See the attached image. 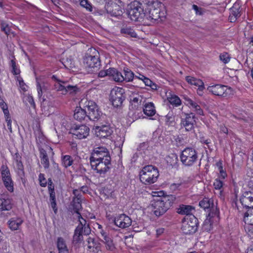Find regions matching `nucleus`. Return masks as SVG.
<instances>
[{
	"instance_id": "nucleus-52",
	"label": "nucleus",
	"mask_w": 253,
	"mask_h": 253,
	"mask_svg": "<svg viewBox=\"0 0 253 253\" xmlns=\"http://www.w3.org/2000/svg\"><path fill=\"white\" fill-rule=\"evenodd\" d=\"M221 165L222 164L221 163H217L216 164V165L218 167V170L219 171L220 178L222 179H224L227 176V174L226 172L224 170Z\"/></svg>"
},
{
	"instance_id": "nucleus-39",
	"label": "nucleus",
	"mask_w": 253,
	"mask_h": 253,
	"mask_svg": "<svg viewBox=\"0 0 253 253\" xmlns=\"http://www.w3.org/2000/svg\"><path fill=\"white\" fill-rule=\"evenodd\" d=\"M121 33L126 35H128L132 38H136L137 37L136 33L133 29L129 26H125L122 27L121 30Z\"/></svg>"
},
{
	"instance_id": "nucleus-16",
	"label": "nucleus",
	"mask_w": 253,
	"mask_h": 253,
	"mask_svg": "<svg viewBox=\"0 0 253 253\" xmlns=\"http://www.w3.org/2000/svg\"><path fill=\"white\" fill-rule=\"evenodd\" d=\"M184 118H181V124L186 131H191L194 129L196 125L195 116L194 113H183Z\"/></svg>"
},
{
	"instance_id": "nucleus-49",
	"label": "nucleus",
	"mask_w": 253,
	"mask_h": 253,
	"mask_svg": "<svg viewBox=\"0 0 253 253\" xmlns=\"http://www.w3.org/2000/svg\"><path fill=\"white\" fill-rule=\"evenodd\" d=\"M80 4L89 11H92V6L87 0H81Z\"/></svg>"
},
{
	"instance_id": "nucleus-7",
	"label": "nucleus",
	"mask_w": 253,
	"mask_h": 253,
	"mask_svg": "<svg viewBox=\"0 0 253 253\" xmlns=\"http://www.w3.org/2000/svg\"><path fill=\"white\" fill-rule=\"evenodd\" d=\"M127 15L131 21L140 22L142 20L145 14L144 12L142 3L135 1L131 3L129 9L127 11Z\"/></svg>"
},
{
	"instance_id": "nucleus-48",
	"label": "nucleus",
	"mask_w": 253,
	"mask_h": 253,
	"mask_svg": "<svg viewBox=\"0 0 253 253\" xmlns=\"http://www.w3.org/2000/svg\"><path fill=\"white\" fill-rule=\"evenodd\" d=\"M10 65L12 67V73L15 75H19L20 73V70L16 67V62L14 59L11 60Z\"/></svg>"
},
{
	"instance_id": "nucleus-8",
	"label": "nucleus",
	"mask_w": 253,
	"mask_h": 253,
	"mask_svg": "<svg viewBox=\"0 0 253 253\" xmlns=\"http://www.w3.org/2000/svg\"><path fill=\"white\" fill-rule=\"evenodd\" d=\"M198 219L193 215L185 217L182 221L181 230L185 234L195 233L198 228Z\"/></svg>"
},
{
	"instance_id": "nucleus-11",
	"label": "nucleus",
	"mask_w": 253,
	"mask_h": 253,
	"mask_svg": "<svg viewBox=\"0 0 253 253\" xmlns=\"http://www.w3.org/2000/svg\"><path fill=\"white\" fill-rule=\"evenodd\" d=\"M110 98L114 107L118 108L121 106L126 98L124 89L118 87L114 88L111 91Z\"/></svg>"
},
{
	"instance_id": "nucleus-55",
	"label": "nucleus",
	"mask_w": 253,
	"mask_h": 253,
	"mask_svg": "<svg viewBox=\"0 0 253 253\" xmlns=\"http://www.w3.org/2000/svg\"><path fill=\"white\" fill-rule=\"evenodd\" d=\"M39 180L40 181V185L42 187H45L47 184L46 180L44 176V174L40 173L39 175Z\"/></svg>"
},
{
	"instance_id": "nucleus-5",
	"label": "nucleus",
	"mask_w": 253,
	"mask_h": 253,
	"mask_svg": "<svg viewBox=\"0 0 253 253\" xmlns=\"http://www.w3.org/2000/svg\"><path fill=\"white\" fill-rule=\"evenodd\" d=\"M84 106L87 110V118L93 121H101L105 117L96 103L93 101H86Z\"/></svg>"
},
{
	"instance_id": "nucleus-2",
	"label": "nucleus",
	"mask_w": 253,
	"mask_h": 253,
	"mask_svg": "<svg viewBox=\"0 0 253 253\" xmlns=\"http://www.w3.org/2000/svg\"><path fill=\"white\" fill-rule=\"evenodd\" d=\"M159 176L158 169L152 166L144 167L139 172L140 181L145 185H150L157 181Z\"/></svg>"
},
{
	"instance_id": "nucleus-1",
	"label": "nucleus",
	"mask_w": 253,
	"mask_h": 253,
	"mask_svg": "<svg viewBox=\"0 0 253 253\" xmlns=\"http://www.w3.org/2000/svg\"><path fill=\"white\" fill-rule=\"evenodd\" d=\"M175 200V197L173 195L159 197L154 199L151 204L154 214L157 216L164 214L172 206Z\"/></svg>"
},
{
	"instance_id": "nucleus-33",
	"label": "nucleus",
	"mask_w": 253,
	"mask_h": 253,
	"mask_svg": "<svg viewBox=\"0 0 253 253\" xmlns=\"http://www.w3.org/2000/svg\"><path fill=\"white\" fill-rule=\"evenodd\" d=\"M40 154L41 163L43 165L44 168L45 169L49 168V162L46 151L42 148L40 149Z\"/></svg>"
},
{
	"instance_id": "nucleus-64",
	"label": "nucleus",
	"mask_w": 253,
	"mask_h": 253,
	"mask_svg": "<svg viewBox=\"0 0 253 253\" xmlns=\"http://www.w3.org/2000/svg\"><path fill=\"white\" fill-rule=\"evenodd\" d=\"M148 147V143L147 142H143V143H140L138 148H137V150L138 151H141V150H144L145 149H146Z\"/></svg>"
},
{
	"instance_id": "nucleus-3",
	"label": "nucleus",
	"mask_w": 253,
	"mask_h": 253,
	"mask_svg": "<svg viewBox=\"0 0 253 253\" xmlns=\"http://www.w3.org/2000/svg\"><path fill=\"white\" fill-rule=\"evenodd\" d=\"M84 64L86 68L90 69V72H97L101 66L99 52L94 48H90V53L85 54Z\"/></svg>"
},
{
	"instance_id": "nucleus-4",
	"label": "nucleus",
	"mask_w": 253,
	"mask_h": 253,
	"mask_svg": "<svg viewBox=\"0 0 253 253\" xmlns=\"http://www.w3.org/2000/svg\"><path fill=\"white\" fill-rule=\"evenodd\" d=\"M180 159L183 165L186 167H190L198 161V153L193 148L186 147L182 151Z\"/></svg>"
},
{
	"instance_id": "nucleus-59",
	"label": "nucleus",
	"mask_w": 253,
	"mask_h": 253,
	"mask_svg": "<svg viewBox=\"0 0 253 253\" xmlns=\"http://www.w3.org/2000/svg\"><path fill=\"white\" fill-rule=\"evenodd\" d=\"M1 30L4 32V33L8 35L10 33V29L8 25L5 23H2L1 25Z\"/></svg>"
},
{
	"instance_id": "nucleus-44",
	"label": "nucleus",
	"mask_w": 253,
	"mask_h": 253,
	"mask_svg": "<svg viewBox=\"0 0 253 253\" xmlns=\"http://www.w3.org/2000/svg\"><path fill=\"white\" fill-rule=\"evenodd\" d=\"M67 83L62 82L61 83H57L54 84V88L58 91H61L62 94H66V87Z\"/></svg>"
},
{
	"instance_id": "nucleus-40",
	"label": "nucleus",
	"mask_w": 253,
	"mask_h": 253,
	"mask_svg": "<svg viewBox=\"0 0 253 253\" xmlns=\"http://www.w3.org/2000/svg\"><path fill=\"white\" fill-rule=\"evenodd\" d=\"M185 79L189 84L192 85H194L196 86L204 85V83L201 80L198 79L191 76L186 77Z\"/></svg>"
},
{
	"instance_id": "nucleus-57",
	"label": "nucleus",
	"mask_w": 253,
	"mask_h": 253,
	"mask_svg": "<svg viewBox=\"0 0 253 253\" xmlns=\"http://www.w3.org/2000/svg\"><path fill=\"white\" fill-rule=\"evenodd\" d=\"M246 232L248 234L249 236L253 238V225H248L245 227Z\"/></svg>"
},
{
	"instance_id": "nucleus-18",
	"label": "nucleus",
	"mask_w": 253,
	"mask_h": 253,
	"mask_svg": "<svg viewBox=\"0 0 253 253\" xmlns=\"http://www.w3.org/2000/svg\"><path fill=\"white\" fill-rule=\"evenodd\" d=\"M115 225L122 229L126 228L131 225V219L125 214H120L113 220Z\"/></svg>"
},
{
	"instance_id": "nucleus-51",
	"label": "nucleus",
	"mask_w": 253,
	"mask_h": 253,
	"mask_svg": "<svg viewBox=\"0 0 253 253\" xmlns=\"http://www.w3.org/2000/svg\"><path fill=\"white\" fill-rule=\"evenodd\" d=\"M52 169L53 173L56 175H60L61 174V171L58 164L55 162L52 163Z\"/></svg>"
},
{
	"instance_id": "nucleus-50",
	"label": "nucleus",
	"mask_w": 253,
	"mask_h": 253,
	"mask_svg": "<svg viewBox=\"0 0 253 253\" xmlns=\"http://www.w3.org/2000/svg\"><path fill=\"white\" fill-rule=\"evenodd\" d=\"M103 242L105 244L106 248L108 250L113 251L115 249L113 242L110 237L107 239L106 240L103 241Z\"/></svg>"
},
{
	"instance_id": "nucleus-62",
	"label": "nucleus",
	"mask_w": 253,
	"mask_h": 253,
	"mask_svg": "<svg viewBox=\"0 0 253 253\" xmlns=\"http://www.w3.org/2000/svg\"><path fill=\"white\" fill-rule=\"evenodd\" d=\"M110 71V68L107 70H102L99 72L98 73V77H104L106 76H109V72Z\"/></svg>"
},
{
	"instance_id": "nucleus-63",
	"label": "nucleus",
	"mask_w": 253,
	"mask_h": 253,
	"mask_svg": "<svg viewBox=\"0 0 253 253\" xmlns=\"http://www.w3.org/2000/svg\"><path fill=\"white\" fill-rule=\"evenodd\" d=\"M181 185V183H172L170 185V189L171 190L175 191L179 189V187Z\"/></svg>"
},
{
	"instance_id": "nucleus-28",
	"label": "nucleus",
	"mask_w": 253,
	"mask_h": 253,
	"mask_svg": "<svg viewBox=\"0 0 253 253\" xmlns=\"http://www.w3.org/2000/svg\"><path fill=\"white\" fill-rule=\"evenodd\" d=\"M3 196H0V211H9L12 209V205L11 200L9 198H3Z\"/></svg>"
},
{
	"instance_id": "nucleus-13",
	"label": "nucleus",
	"mask_w": 253,
	"mask_h": 253,
	"mask_svg": "<svg viewBox=\"0 0 253 253\" xmlns=\"http://www.w3.org/2000/svg\"><path fill=\"white\" fill-rule=\"evenodd\" d=\"M109 159L111 160L109 150L104 146H99L94 148L89 160H100Z\"/></svg>"
},
{
	"instance_id": "nucleus-14",
	"label": "nucleus",
	"mask_w": 253,
	"mask_h": 253,
	"mask_svg": "<svg viewBox=\"0 0 253 253\" xmlns=\"http://www.w3.org/2000/svg\"><path fill=\"white\" fill-rule=\"evenodd\" d=\"M89 128L84 125L73 126L70 130L75 138L82 139L86 138L89 132Z\"/></svg>"
},
{
	"instance_id": "nucleus-46",
	"label": "nucleus",
	"mask_w": 253,
	"mask_h": 253,
	"mask_svg": "<svg viewBox=\"0 0 253 253\" xmlns=\"http://www.w3.org/2000/svg\"><path fill=\"white\" fill-rule=\"evenodd\" d=\"M0 107L2 110L4 115L7 116L9 114L7 105L1 97H0Z\"/></svg>"
},
{
	"instance_id": "nucleus-61",
	"label": "nucleus",
	"mask_w": 253,
	"mask_h": 253,
	"mask_svg": "<svg viewBox=\"0 0 253 253\" xmlns=\"http://www.w3.org/2000/svg\"><path fill=\"white\" fill-rule=\"evenodd\" d=\"M73 194L74 195L73 198H78L79 200H82V195L81 194V191L79 189H74L73 191Z\"/></svg>"
},
{
	"instance_id": "nucleus-21",
	"label": "nucleus",
	"mask_w": 253,
	"mask_h": 253,
	"mask_svg": "<svg viewBox=\"0 0 253 253\" xmlns=\"http://www.w3.org/2000/svg\"><path fill=\"white\" fill-rule=\"evenodd\" d=\"M208 90L215 95L226 97L228 94V93L226 92L227 86L224 85L215 84L209 86Z\"/></svg>"
},
{
	"instance_id": "nucleus-32",
	"label": "nucleus",
	"mask_w": 253,
	"mask_h": 253,
	"mask_svg": "<svg viewBox=\"0 0 253 253\" xmlns=\"http://www.w3.org/2000/svg\"><path fill=\"white\" fill-rule=\"evenodd\" d=\"M241 213L244 215L243 220L245 223L253 225V209L248 210Z\"/></svg>"
},
{
	"instance_id": "nucleus-15",
	"label": "nucleus",
	"mask_w": 253,
	"mask_h": 253,
	"mask_svg": "<svg viewBox=\"0 0 253 253\" xmlns=\"http://www.w3.org/2000/svg\"><path fill=\"white\" fill-rule=\"evenodd\" d=\"M199 206L205 211L209 212V216H215L218 215V211L214 209L213 200L208 198H204L199 202Z\"/></svg>"
},
{
	"instance_id": "nucleus-58",
	"label": "nucleus",
	"mask_w": 253,
	"mask_h": 253,
	"mask_svg": "<svg viewBox=\"0 0 253 253\" xmlns=\"http://www.w3.org/2000/svg\"><path fill=\"white\" fill-rule=\"evenodd\" d=\"M219 58L225 64L228 63L230 60L229 55L226 53L220 54Z\"/></svg>"
},
{
	"instance_id": "nucleus-29",
	"label": "nucleus",
	"mask_w": 253,
	"mask_h": 253,
	"mask_svg": "<svg viewBox=\"0 0 253 253\" xmlns=\"http://www.w3.org/2000/svg\"><path fill=\"white\" fill-rule=\"evenodd\" d=\"M23 220L20 217H12L8 222L9 227L12 230H18Z\"/></svg>"
},
{
	"instance_id": "nucleus-17",
	"label": "nucleus",
	"mask_w": 253,
	"mask_h": 253,
	"mask_svg": "<svg viewBox=\"0 0 253 253\" xmlns=\"http://www.w3.org/2000/svg\"><path fill=\"white\" fill-rule=\"evenodd\" d=\"M95 126V134L100 138H107L110 136L113 132V128L108 125H103Z\"/></svg>"
},
{
	"instance_id": "nucleus-24",
	"label": "nucleus",
	"mask_w": 253,
	"mask_h": 253,
	"mask_svg": "<svg viewBox=\"0 0 253 253\" xmlns=\"http://www.w3.org/2000/svg\"><path fill=\"white\" fill-rule=\"evenodd\" d=\"M74 118L76 120L80 122L87 118L86 109L82 108L81 106L77 107L74 111Z\"/></svg>"
},
{
	"instance_id": "nucleus-20",
	"label": "nucleus",
	"mask_w": 253,
	"mask_h": 253,
	"mask_svg": "<svg viewBox=\"0 0 253 253\" xmlns=\"http://www.w3.org/2000/svg\"><path fill=\"white\" fill-rule=\"evenodd\" d=\"M105 8L107 13L111 16L119 17L123 13L121 7L116 3H108L105 5Z\"/></svg>"
},
{
	"instance_id": "nucleus-34",
	"label": "nucleus",
	"mask_w": 253,
	"mask_h": 253,
	"mask_svg": "<svg viewBox=\"0 0 253 253\" xmlns=\"http://www.w3.org/2000/svg\"><path fill=\"white\" fill-rule=\"evenodd\" d=\"M144 113L148 116H153L156 114L154 104L152 102L146 103L143 108Z\"/></svg>"
},
{
	"instance_id": "nucleus-36",
	"label": "nucleus",
	"mask_w": 253,
	"mask_h": 253,
	"mask_svg": "<svg viewBox=\"0 0 253 253\" xmlns=\"http://www.w3.org/2000/svg\"><path fill=\"white\" fill-rule=\"evenodd\" d=\"M166 160L168 165L172 167L177 165L178 161L177 155L173 153L167 156Z\"/></svg>"
},
{
	"instance_id": "nucleus-25",
	"label": "nucleus",
	"mask_w": 253,
	"mask_h": 253,
	"mask_svg": "<svg viewBox=\"0 0 253 253\" xmlns=\"http://www.w3.org/2000/svg\"><path fill=\"white\" fill-rule=\"evenodd\" d=\"M161 10L159 8H155L152 6L149 8V14L146 15L147 19L154 22L158 20L161 17Z\"/></svg>"
},
{
	"instance_id": "nucleus-9",
	"label": "nucleus",
	"mask_w": 253,
	"mask_h": 253,
	"mask_svg": "<svg viewBox=\"0 0 253 253\" xmlns=\"http://www.w3.org/2000/svg\"><path fill=\"white\" fill-rule=\"evenodd\" d=\"M239 206L235 203V206L239 212H244L248 210L253 209V191H246L244 192L240 198Z\"/></svg>"
},
{
	"instance_id": "nucleus-41",
	"label": "nucleus",
	"mask_w": 253,
	"mask_h": 253,
	"mask_svg": "<svg viewBox=\"0 0 253 253\" xmlns=\"http://www.w3.org/2000/svg\"><path fill=\"white\" fill-rule=\"evenodd\" d=\"M168 100L170 104L177 107L181 105V101L179 97L175 95H170L169 97H168Z\"/></svg>"
},
{
	"instance_id": "nucleus-23",
	"label": "nucleus",
	"mask_w": 253,
	"mask_h": 253,
	"mask_svg": "<svg viewBox=\"0 0 253 253\" xmlns=\"http://www.w3.org/2000/svg\"><path fill=\"white\" fill-rule=\"evenodd\" d=\"M143 97L139 94H133L130 96V105L129 109L130 110H138L140 107L141 102L143 101Z\"/></svg>"
},
{
	"instance_id": "nucleus-38",
	"label": "nucleus",
	"mask_w": 253,
	"mask_h": 253,
	"mask_svg": "<svg viewBox=\"0 0 253 253\" xmlns=\"http://www.w3.org/2000/svg\"><path fill=\"white\" fill-rule=\"evenodd\" d=\"M73 159L70 155H64L61 157L62 165L65 168L71 166L73 163Z\"/></svg>"
},
{
	"instance_id": "nucleus-53",
	"label": "nucleus",
	"mask_w": 253,
	"mask_h": 253,
	"mask_svg": "<svg viewBox=\"0 0 253 253\" xmlns=\"http://www.w3.org/2000/svg\"><path fill=\"white\" fill-rule=\"evenodd\" d=\"M57 246L58 249L67 247L65 242L63 238H58L57 242Z\"/></svg>"
},
{
	"instance_id": "nucleus-37",
	"label": "nucleus",
	"mask_w": 253,
	"mask_h": 253,
	"mask_svg": "<svg viewBox=\"0 0 253 253\" xmlns=\"http://www.w3.org/2000/svg\"><path fill=\"white\" fill-rule=\"evenodd\" d=\"M213 216H207V218L205 220L202 226V230L203 231L210 232L212 229V221L211 218Z\"/></svg>"
},
{
	"instance_id": "nucleus-10",
	"label": "nucleus",
	"mask_w": 253,
	"mask_h": 253,
	"mask_svg": "<svg viewBox=\"0 0 253 253\" xmlns=\"http://www.w3.org/2000/svg\"><path fill=\"white\" fill-rule=\"evenodd\" d=\"M111 160L106 159L100 160L90 161L91 168L101 176H104L106 173L108 171L111 166Z\"/></svg>"
},
{
	"instance_id": "nucleus-60",
	"label": "nucleus",
	"mask_w": 253,
	"mask_h": 253,
	"mask_svg": "<svg viewBox=\"0 0 253 253\" xmlns=\"http://www.w3.org/2000/svg\"><path fill=\"white\" fill-rule=\"evenodd\" d=\"M193 9L195 11L196 14L201 15L203 14V8L198 7L197 5L193 4L192 5Z\"/></svg>"
},
{
	"instance_id": "nucleus-47",
	"label": "nucleus",
	"mask_w": 253,
	"mask_h": 253,
	"mask_svg": "<svg viewBox=\"0 0 253 253\" xmlns=\"http://www.w3.org/2000/svg\"><path fill=\"white\" fill-rule=\"evenodd\" d=\"M63 64L66 68L68 69H73L75 67V62L71 58H67Z\"/></svg>"
},
{
	"instance_id": "nucleus-30",
	"label": "nucleus",
	"mask_w": 253,
	"mask_h": 253,
	"mask_svg": "<svg viewBox=\"0 0 253 253\" xmlns=\"http://www.w3.org/2000/svg\"><path fill=\"white\" fill-rule=\"evenodd\" d=\"M109 74L116 82H122L124 81V75L114 68H110Z\"/></svg>"
},
{
	"instance_id": "nucleus-56",
	"label": "nucleus",
	"mask_w": 253,
	"mask_h": 253,
	"mask_svg": "<svg viewBox=\"0 0 253 253\" xmlns=\"http://www.w3.org/2000/svg\"><path fill=\"white\" fill-rule=\"evenodd\" d=\"M5 122L7 124V126L8 127V129H9L10 133L12 132V128H11V120L10 117V115L8 114L7 115H4Z\"/></svg>"
},
{
	"instance_id": "nucleus-27",
	"label": "nucleus",
	"mask_w": 253,
	"mask_h": 253,
	"mask_svg": "<svg viewBox=\"0 0 253 253\" xmlns=\"http://www.w3.org/2000/svg\"><path fill=\"white\" fill-rule=\"evenodd\" d=\"M48 188L49 193V201L50 205L53 209L54 213H56L57 211V208L55 198V193L54 191V186H52V187H51V185L49 184V186H48Z\"/></svg>"
},
{
	"instance_id": "nucleus-19",
	"label": "nucleus",
	"mask_w": 253,
	"mask_h": 253,
	"mask_svg": "<svg viewBox=\"0 0 253 253\" xmlns=\"http://www.w3.org/2000/svg\"><path fill=\"white\" fill-rule=\"evenodd\" d=\"M86 242V250L88 253H104L101 249V244L94 238L89 237Z\"/></svg>"
},
{
	"instance_id": "nucleus-12",
	"label": "nucleus",
	"mask_w": 253,
	"mask_h": 253,
	"mask_svg": "<svg viewBox=\"0 0 253 253\" xmlns=\"http://www.w3.org/2000/svg\"><path fill=\"white\" fill-rule=\"evenodd\" d=\"M37 87L39 98L42 103L46 102L54 98V97L48 88L47 84L44 83L40 84L39 82H37Z\"/></svg>"
},
{
	"instance_id": "nucleus-45",
	"label": "nucleus",
	"mask_w": 253,
	"mask_h": 253,
	"mask_svg": "<svg viewBox=\"0 0 253 253\" xmlns=\"http://www.w3.org/2000/svg\"><path fill=\"white\" fill-rule=\"evenodd\" d=\"M79 92V88L76 85H71L67 84L66 87V94L69 93L75 95Z\"/></svg>"
},
{
	"instance_id": "nucleus-26",
	"label": "nucleus",
	"mask_w": 253,
	"mask_h": 253,
	"mask_svg": "<svg viewBox=\"0 0 253 253\" xmlns=\"http://www.w3.org/2000/svg\"><path fill=\"white\" fill-rule=\"evenodd\" d=\"M240 7L239 4L235 3L233 6L230 8V13L229 16V19L230 22H235L237 18L241 16Z\"/></svg>"
},
{
	"instance_id": "nucleus-35",
	"label": "nucleus",
	"mask_w": 253,
	"mask_h": 253,
	"mask_svg": "<svg viewBox=\"0 0 253 253\" xmlns=\"http://www.w3.org/2000/svg\"><path fill=\"white\" fill-rule=\"evenodd\" d=\"M16 166L17 168V172L19 176L21 178L23 183H25L26 180L25 179V172L24 170V166L22 162L16 163Z\"/></svg>"
},
{
	"instance_id": "nucleus-43",
	"label": "nucleus",
	"mask_w": 253,
	"mask_h": 253,
	"mask_svg": "<svg viewBox=\"0 0 253 253\" xmlns=\"http://www.w3.org/2000/svg\"><path fill=\"white\" fill-rule=\"evenodd\" d=\"M72 203L74 212H78L82 209V200H79L78 198H73Z\"/></svg>"
},
{
	"instance_id": "nucleus-22",
	"label": "nucleus",
	"mask_w": 253,
	"mask_h": 253,
	"mask_svg": "<svg viewBox=\"0 0 253 253\" xmlns=\"http://www.w3.org/2000/svg\"><path fill=\"white\" fill-rule=\"evenodd\" d=\"M3 182L5 187L10 192L13 191V184L9 170L7 169L1 172Z\"/></svg>"
},
{
	"instance_id": "nucleus-54",
	"label": "nucleus",
	"mask_w": 253,
	"mask_h": 253,
	"mask_svg": "<svg viewBox=\"0 0 253 253\" xmlns=\"http://www.w3.org/2000/svg\"><path fill=\"white\" fill-rule=\"evenodd\" d=\"M223 185V183L220 179L216 178L213 183V186L215 189L220 190Z\"/></svg>"
},
{
	"instance_id": "nucleus-6",
	"label": "nucleus",
	"mask_w": 253,
	"mask_h": 253,
	"mask_svg": "<svg viewBox=\"0 0 253 253\" xmlns=\"http://www.w3.org/2000/svg\"><path fill=\"white\" fill-rule=\"evenodd\" d=\"M91 233V229L89 225L87 223L86 220L80 222L74 230L73 237V243L78 244L84 240L83 235H89Z\"/></svg>"
},
{
	"instance_id": "nucleus-42",
	"label": "nucleus",
	"mask_w": 253,
	"mask_h": 253,
	"mask_svg": "<svg viewBox=\"0 0 253 253\" xmlns=\"http://www.w3.org/2000/svg\"><path fill=\"white\" fill-rule=\"evenodd\" d=\"M133 73L128 68H125L124 69V81L130 82L132 81L134 78Z\"/></svg>"
},
{
	"instance_id": "nucleus-31",
	"label": "nucleus",
	"mask_w": 253,
	"mask_h": 253,
	"mask_svg": "<svg viewBox=\"0 0 253 253\" xmlns=\"http://www.w3.org/2000/svg\"><path fill=\"white\" fill-rule=\"evenodd\" d=\"M193 210H194V208L191 206L181 205L179 206V207L177 209V212L180 214H186L189 216L192 215L191 211Z\"/></svg>"
}]
</instances>
